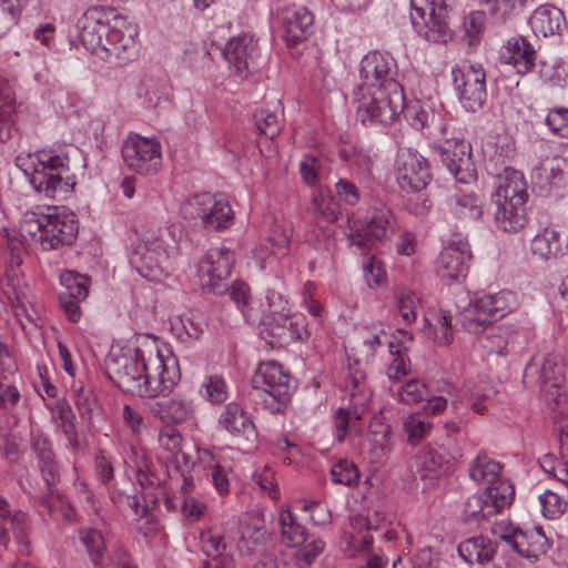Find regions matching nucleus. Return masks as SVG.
Segmentation results:
<instances>
[{"instance_id": "nucleus-33", "label": "nucleus", "mask_w": 568, "mask_h": 568, "mask_svg": "<svg viewBox=\"0 0 568 568\" xmlns=\"http://www.w3.org/2000/svg\"><path fill=\"white\" fill-rule=\"evenodd\" d=\"M529 23L536 36L548 37L561 30L565 26V17L559 8L544 4L532 12Z\"/></svg>"}, {"instance_id": "nucleus-8", "label": "nucleus", "mask_w": 568, "mask_h": 568, "mask_svg": "<svg viewBox=\"0 0 568 568\" xmlns=\"http://www.w3.org/2000/svg\"><path fill=\"white\" fill-rule=\"evenodd\" d=\"M145 368L139 397L153 398L170 394L180 381V367L174 356H163L160 352L145 356Z\"/></svg>"}, {"instance_id": "nucleus-11", "label": "nucleus", "mask_w": 568, "mask_h": 568, "mask_svg": "<svg viewBox=\"0 0 568 568\" xmlns=\"http://www.w3.org/2000/svg\"><path fill=\"white\" fill-rule=\"evenodd\" d=\"M515 495L510 483H500L497 486L485 488L483 491L467 498L463 519L466 523L480 524L498 514L504 507L510 505Z\"/></svg>"}, {"instance_id": "nucleus-42", "label": "nucleus", "mask_w": 568, "mask_h": 568, "mask_svg": "<svg viewBox=\"0 0 568 568\" xmlns=\"http://www.w3.org/2000/svg\"><path fill=\"white\" fill-rule=\"evenodd\" d=\"M278 520L282 540L286 546L298 547L306 541V529L290 510H282Z\"/></svg>"}, {"instance_id": "nucleus-6", "label": "nucleus", "mask_w": 568, "mask_h": 568, "mask_svg": "<svg viewBox=\"0 0 568 568\" xmlns=\"http://www.w3.org/2000/svg\"><path fill=\"white\" fill-rule=\"evenodd\" d=\"M453 0H410V20L420 37L445 43L452 39L449 10Z\"/></svg>"}, {"instance_id": "nucleus-50", "label": "nucleus", "mask_w": 568, "mask_h": 568, "mask_svg": "<svg viewBox=\"0 0 568 568\" xmlns=\"http://www.w3.org/2000/svg\"><path fill=\"white\" fill-rule=\"evenodd\" d=\"M57 427L65 435L72 448L78 447V434L74 425V415L69 405H60L54 412Z\"/></svg>"}, {"instance_id": "nucleus-16", "label": "nucleus", "mask_w": 568, "mask_h": 568, "mask_svg": "<svg viewBox=\"0 0 568 568\" xmlns=\"http://www.w3.org/2000/svg\"><path fill=\"white\" fill-rule=\"evenodd\" d=\"M434 149L457 182L470 183L476 180L471 146L465 140L457 138L445 140L443 143L435 144Z\"/></svg>"}, {"instance_id": "nucleus-38", "label": "nucleus", "mask_w": 568, "mask_h": 568, "mask_svg": "<svg viewBox=\"0 0 568 568\" xmlns=\"http://www.w3.org/2000/svg\"><path fill=\"white\" fill-rule=\"evenodd\" d=\"M365 397H355V402H351L347 409L339 408L335 416L336 437L338 442H343L347 432H358L357 422L362 418L365 409Z\"/></svg>"}, {"instance_id": "nucleus-52", "label": "nucleus", "mask_w": 568, "mask_h": 568, "mask_svg": "<svg viewBox=\"0 0 568 568\" xmlns=\"http://www.w3.org/2000/svg\"><path fill=\"white\" fill-rule=\"evenodd\" d=\"M396 301L403 321L406 324L413 323L417 317L419 307V298L417 295L407 288H403L396 294Z\"/></svg>"}, {"instance_id": "nucleus-40", "label": "nucleus", "mask_w": 568, "mask_h": 568, "mask_svg": "<svg viewBox=\"0 0 568 568\" xmlns=\"http://www.w3.org/2000/svg\"><path fill=\"white\" fill-rule=\"evenodd\" d=\"M452 213L462 221H478L483 215V202L475 193L459 194L450 203Z\"/></svg>"}, {"instance_id": "nucleus-30", "label": "nucleus", "mask_w": 568, "mask_h": 568, "mask_svg": "<svg viewBox=\"0 0 568 568\" xmlns=\"http://www.w3.org/2000/svg\"><path fill=\"white\" fill-rule=\"evenodd\" d=\"M283 39L287 47H295L313 32V14L306 8L287 11L282 21Z\"/></svg>"}, {"instance_id": "nucleus-3", "label": "nucleus", "mask_w": 568, "mask_h": 568, "mask_svg": "<svg viewBox=\"0 0 568 568\" xmlns=\"http://www.w3.org/2000/svg\"><path fill=\"white\" fill-rule=\"evenodd\" d=\"M14 162L29 176L33 189L48 199L62 200L75 189L77 179L65 153L38 150L27 155H18Z\"/></svg>"}, {"instance_id": "nucleus-41", "label": "nucleus", "mask_w": 568, "mask_h": 568, "mask_svg": "<svg viewBox=\"0 0 568 568\" xmlns=\"http://www.w3.org/2000/svg\"><path fill=\"white\" fill-rule=\"evenodd\" d=\"M425 332L438 345H448L453 341L452 316L446 311H438L433 318L425 316Z\"/></svg>"}, {"instance_id": "nucleus-35", "label": "nucleus", "mask_w": 568, "mask_h": 568, "mask_svg": "<svg viewBox=\"0 0 568 568\" xmlns=\"http://www.w3.org/2000/svg\"><path fill=\"white\" fill-rule=\"evenodd\" d=\"M562 250L560 234L552 227L539 231L530 241L531 255L541 261L556 258Z\"/></svg>"}, {"instance_id": "nucleus-37", "label": "nucleus", "mask_w": 568, "mask_h": 568, "mask_svg": "<svg viewBox=\"0 0 568 568\" xmlns=\"http://www.w3.org/2000/svg\"><path fill=\"white\" fill-rule=\"evenodd\" d=\"M495 206L494 216L496 225L504 232L516 233L527 224L526 205L506 203Z\"/></svg>"}, {"instance_id": "nucleus-19", "label": "nucleus", "mask_w": 568, "mask_h": 568, "mask_svg": "<svg viewBox=\"0 0 568 568\" xmlns=\"http://www.w3.org/2000/svg\"><path fill=\"white\" fill-rule=\"evenodd\" d=\"M394 225L393 212L390 209L381 205V207L374 210L365 226L356 229L349 234L351 244L357 246L362 253H366L372 250L376 242L384 241Z\"/></svg>"}, {"instance_id": "nucleus-64", "label": "nucleus", "mask_w": 568, "mask_h": 568, "mask_svg": "<svg viewBox=\"0 0 568 568\" xmlns=\"http://www.w3.org/2000/svg\"><path fill=\"white\" fill-rule=\"evenodd\" d=\"M335 193L339 202L354 206L359 201V191L357 186L345 179H341L335 185Z\"/></svg>"}, {"instance_id": "nucleus-56", "label": "nucleus", "mask_w": 568, "mask_h": 568, "mask_svg": "<svg viewBox=\"0 0 568 568\" xmlns=\"http://www.w3.org/2000/svg\"><path fill=\"white\" fill-rule=\"evenodd\" d=\"M325 542L322 539H315L310 544L302 546L294 554V562L298 568H310L314 560L322 554Z\"/></svg>"}, {"instance_id": "nucleus-32", "label": "nucleus", "mask_w": 568, "mask_h": 568, "mask_svg": "<svg viewBox=\"0 0 568 568\" xmlns=\"http://www.w3.org/2000/svg\"><path fill=\"white\" fill-rule=\"evenodd\" d=\"M151 413L162 422L182 424L193 417L194 406L191 400L176 396L168 400L153 403Z\"/></svg>"}, {"instance_id": "nucleus-43", "label": "nucleus", "mask_w": 568, "mask_h": 568, "mask_svg": "<svg viewBox=\"0 0 568 568\" xmlns=\"http://www.w3.org/2000/svg\"><path fill=\"white\" fill-rule=\"evenodd\" d=\"M459 323L462 327L471 334H484L493 325V321L481 310L476 301L469 304L460 314Z\"/></svg>"}, {"instance_id": "nucleus-47", "label": "nucleus", "mask_w": 568, "mask_h": 568, "mask_svg": "<svg viewBox=\"0 0 568 568\" xmlns=\"http://www.w3.org/2000/svg\"><path fill=\"white\" fill-rule=\"evenodd\" d=\"M539 500L544 516L550 519L560 517L568 507V494L565 491L548 489L540 495Z\"/></svg>"}, {"instance_id": "nucleus-39", "label": "nucleus", "mask_w": 568, "mask_h": 568, "mask_svg": "<svg viewBox=\"0 0 568 568\" xmlns=\"http://www.w3.org/2000/svg\"><path fill=\"white\" fill-rule=\"evenodd\" d=\"M479 310L495 322L504 317L515 306V295L509 291L484 295L476 300Z\"/></svg>"}, {"instance_id": "nucleus-20", "label": "nucleus", "mask_w": 568, "mask_h": 568, "mask_svg": "<svg viewBox=\"0 0 568 568\" xmlns=\"http://www.w3.org/2000/svg\"><path fill=\"white\" fill-rule=\"evenodd\" d=\"M60 283L64 287L59 294L60 307L70 322L78 323L82 316L80 303L89 295L90 278L73 271H65L60 275Z\"/></svg>"}, {"instance_id": "nucleus-53", "label": "nucleus", "mask_w": 568, "mask_h": 568, "mask_svg": "<svg viewBox=\"0 0 568 568\" xmlns=\"http://www.w3.org/2000/svg\"><path fill=\"white\" fill-rule=\"evenodd\" d=\"M494 390L491 387L474 386L468 389L466 395L467 406L477 414H485L491 403Z\"/></svg>"}, {"instance_id": "nucleus-2", "label": "nucleus", "mask_w": 568, "mask_h": 568, "mask_svg": "<svg viewBox=\"0 0 568 568\" xmlns=\"http://www.w3.org/2000/svg\"><path fill=\"white\" fill-rule=\"evenodd\" d=\"M125 23L113 10L92 7L78 21L79 39L101 60L125 63L138 53L136 31Z\"/></svg>"}, {"instance_id": "nucleus-22", "label": "nucleus", "mask_w": 568, "mask_h": 568, "mask_svg": "<svg viewBox=\"0 0 568 568\" xmlns=\"http://www.w3.org/2000/svg\"><path fill=\"white\" fill-rule=\"evenodd\" d=\"M471 258L470 247L466 240L450 242L439 253L436 262L438 276L447 283L458 281L466 275Z\"/></svg>"}, {"instance_id": "nucleus-21", "label": "nucleus", "mask_w": 568, "mask_h": 568, "mask_svg": "<svg viewBox=\"0 0 568 568\" xmlns=\"http://www.w3.org/2000/svg\"><path fill=\"white\" fill-rule=\"evenodd\" d=\"M463 458V452L456 447L449 457H445L440 452L434 449H423L412 460L410 470L415 479L433 480L442 474L453 469L455 463Z\"/></svg>"}, {"instance_id": "nucleus-10", "label": "nucleus", "mask_w": 568, "mask_h": 568, "mask_svg": "<svg viewBox=\"0 0 568 568\" xmlns=\"http://www.w3.org/2000/svg\"><path fill=\"white\" fill-rule=\"evenodd\" d=\"M234 262V253L227 247L207 250L197 265L201 286L215 295L226 293Z\"/></svg>"}, {"instance_id": "nucleus-5", "label": "nucleus", "mask_w": 568, "mask_h": 568, "mask_svg": "<svg viewBox=\"0 0 568 568\" xmlns=\"http://www.w3.org/2000/svg\"><path fill=\"white\" fill-rule=\"evenodd\" d=\"M253 395L258 397L271 414L282 412L294 389L292 376L283 366L270 361L261 363L252 377Z\"/></svg>"}, {"instance_id": "nucleus-29", "label": "nucleus", "mask_w": 568, "mask_h": 568, "mask_svg": "<svg viewBox=\"0 0 568 568\" xmlns=\"http://www.w3.org/2000/svg\"><path fill=\"white\" fill-rule=\"evenodd\" d=\"M7 525L12 528V534L19 546V552L28 556L31 552L30 540L28 538L27 517L22 511L11 514L9 504L0 498V544L7 547L9 537L7 536Z\"/></svg>"}, {"instance_id": "nucleus-18", "label": "nucleus", "mask_w": 568, "mask_h": 568, "mask_svg": "<svg viewBox=\"0 0 568 568\" xmlns=\"http://www.w3.org/2000/svg\"><path fill=\"white\" fill-rule=\"evenodd\" d=\"M430 174L426 160L410 150H400L396 158V181L407 192H419L426 187Z\"/></svg>"}, {"instance_id": "nucleus-34", "label": "nucleus", "mask_w": 568, "mask_h": 568, "mask_svg": "<svg viewBox=\"0 0 568 568\" xmlns=\"http://www.w3.org/2000/svg\"><path fill=\"white\" fill-rule=\"evenodd\" d=\"M501 465L487 454H478L470 463L469 477L478 485H485L486 488L497 486L500 483H508L500 476Z\"/></svg>"}, {"instance_id": "nucleus-31", "label": "nucleus", "mask_w": 568, "mask_h": 568, "mask_svg": "<svg viewBox=\"0 0 568 568\" xmlns=\"http://www.w3.org/2000/svg\"><path fill=\"white\" fill-rule=\"evenodd\" d=\"M500 59L511 64L517 73L526 74L535 67L536 51L525 38L516 37L508 40Z\"/></svg>"}, {"instance_id": "nucleus-44", "label": "nucleus", "mask_w": 568, "mask_h": 568, "mask_svg": "<svg viewBox=\"0 0 568 568\" xmlns=\"http://www.w3.org/2000/svg\"><path fill=\"white\" fill-rule=\"evenodd\" d=\"M510 332L507 327L490 326L480 338L481 347L488 354L504 355L509 352Z\"/></svg>"}, {"instance_id": "nucleus-23", "label": "nucleus", "mask_w": 568, "mask_h": 568, "mask_svg": "<svg viewBox=\"0 0 568 568\" xmlns=\"http://www.w3.org/2000/svg\"><path fill=\"white\" fill-rule=\"evenodd\" d=\"M500 539L519 556L528 559L540 557L549 548L548 539L539 528L510 527L500 535Z\"/></svg>"}, {"instance_id": "nucleus-1", "label": "nucleus", "mask_w": 568, "mask_h": 568, "mask_svg": "<svg viewBox=\"0 0 568 568\" xmlns=\"http://www.w3.org/2000/svg\"><path fill=\"white\" fill-rule=\"evenodd\" d=\"M397 73V63L389 53L372 51L364 55L362 83L354 91L356 115L362 123H393L403 112L405 97Z\"/></svg>"}, {"instance_id": "nucleus-27", "label": "nucleus", "mask_w": 568, "mask_h": 568, "mask_svg": "<svg viewBox=\"0 0 568 568\" xmlns=\"http://www.w3.org/2000/svg\"><path fill=\"white\" fill-rule=\"evenodd\" d=\"M220 426L240 440L253 447L257 433L251 417L237 403H229L219 418Z\"/></svg>"}, {"instance_id": "nucleus-7", "label": "nucleus", "mask_w": 568, "mask_h": 568, "mask_svg": "<svg viewBox=\"0 0 568 568\" xmlns=\"http://www.w3.org/2000/svg\"><path fill=\"white\" fill-rule=\"evenodd\" d=\"M562 358L547 354L540 363L531 362L524 371V383H536L545 402L559 405L565 399V368Z\"/></svg>"}, {"instance_id": "nucleus-46", "label": "nucleus", "mask_w": 568, "mask_h": 568, "mask_svg": "<svg viewBox=\"0 0 568 568\" xmlns=\"http://www.w3.org/2000/svg\"><path fill=\"white\" fill-rule=\"evenodd\" d=\"M291 235L292 227L288 223L274 222L267 236V242L271 244L273 255L282 257L288 254Z\"/></svg>"}, {"instance_id": "nucleus-62", "label": "nucleus", "mask_w": 568, "mask_h": 568, "mask_svg": "<svg viewBox=\"0 0 568 568\" xmlns=\"http://www.w3.org/2000/svg\"><path fill=\"white\" fill-rule=\"evenodd\" d=\"M546 124L552 132L568 138V109L560 108L549 111Z\"/></svg>"}, {"instance_id": "nucleus-60", "label": "nucleus", "mask_w": 568, "mask_h": 568, "mask_svg": "<svg viewBox=\"0 0 568 568\" xmlns=\"http://www.w3.org/2000/svg\"><path fill=\"white\" fill-rule=\"evenodd\" d=\"M136 480L142 488L160 486L164 483V478L154 473L151 462L144 456L138 464Z\"/></svg>"}, {"instance_id": "nucleus-12", "label": "nucleus", "mask_w": 568, "mask_h": 568, "mask_svg": "<svg viewBox=\"0 0 568 568\" xmlns=\"http://www.w3.org/2000/svg\"><path fill=\"white\" fill-rule=\"evenodd\" d=\"M184 211L193 219H199L207 231L227 229L232 225L234 217L230 203L210 193L193 196L184 204Z\"/></svg>"}, {"instance_id": "nucleus-13", "label": "nucleus", "mask_w": 568, "mask_h": 568, "mask_svg": "<svg viewBox=\"0 0 568 568\" xmlns=\"http://www.w3.org/2000/svg\"><path fill=\"white\" fill-rule=\"evenodd\" d=\"M454 88L463 108L476 112L483 108L486 92V74L480 67L457 65L452 70Z\"/></svg>"}, {"instance_id": "nucleus-58", "label": "nucleus", "mask_w": 568, "mask_h": 568, "mask_svg": "<svg viewBox=\"0 0 568 568\" xmlns=\"http://www.w3.org/2000/svg\"><path fill=\"white\" fill-rule=\"evenodd\" d=\"M21 13L18 0H0V38L11 24L16 23Z\"/></svg>"}, {"instance_id": "nucleus-55", "label": "nucleus", "mask_w": 568, "mask_h": 568, "mask_svg": "<svg viewBox=\"0 0 568 568\" xmlns=\"http://www.w3.org/2000/svg\"><path fill=\"white\" fill-rule=\"evenodd\" d=\"M347 386H351V402H355V397H365V406H367L371 394L365 386V372L359 367L358 362L354 366L349 365V375Z\"/></svg>"}, {"instance_id": "nucleus-49", "label": "nucleus", "mask_w": 568, "mask_h": 568, "mask_svg": "<svg viewBox=\"0 0 568 568\" xmlns=\"http://www.w3.org/2000/svg\"><path fill=\"white\" fill-rule=\"evenodd\" d=\"M41 217H45V213L29 211L23 214L19 231L24 240H32L40 244L41 233L44 229V221Z\"/></svg>"}, {"instance_id": "nucleus-14", "label": "nucleus", "mask_w": 568, "mask_h": 568, "mask_svg": "<svg viewBox=\"0 0 568 568\" xmlns=\"http://www.w3.org/2000/svg\"><path fill=\"white\" fill-rule=\"evenodd\" d=\"M122 158L130 170L143 175L152 174L161 166V145L152 139L129 136L122 146Z\"/></svg>"}, {"instance_id": "nucleus-24", "label": "nucleus", "mask_w": 568, "mask_h": 568, "mask_svg": "<svg viewBox=\"0 0 568 568\" xmlns=\"http://www.w3.org/2000/svg\"><path fill=\"white\" fill-rule=\"evenodd\" d=\"M386 521L384 513L375 510L366 517L356 515L351 518V527L356 534H345L343 539L347 548L344 549L349 557L359 552H368L373 545V536L369 534L361 535L363 530H377Z\"/></svg>"}, {"instance_id": "nucleus-15", "label": "nucleus", "mask_w": 568, "mask_h": 568, "mask_svg": "<svg viewBox=\"0 0 568 568\" xmlns=\"http://www.w3.org/2000/svg\"><path fill=\"white\" fill-rule=\"evenodd\" d=\"M44 221V229L40 237L42 250H57L63 245H70L78 233V222L73 213L65 212L59 207H48Z\"/></svg>"}, {"instance_id": "nucleus-63", "label": "nucleus", "mask_w": 568, "mask_h": 568, "mask_svg": "<svg viewBox=\"0 0 568 568\" xmlns=\"http://www.w3.org/2000/svg\"><path fill=\"white\" fill-rule=\"evenodd\" d=\"M426 393L425 384L410 379L400 388L399 397L406 404H416L424 399Z\"/></svg>"}, {"instance_id": "nucleus-36", "label": "nucleus", "mask_w": 568, "mask_h": 568, "mask_svg": "<svg viewBox=\"0 0 568 568\" xmlns=\"http://www.w3.org/2000/svg\"><path fill=\"white\" fill-rule=\"evenodd\" d=\"M457 550L468 564H486L493 560L496 549L488 538L478 536L460 542Z\"/></svg>"}, {"instance_id": "nucleus-9", "label": "nucleus", "mask_w": 568, "mask_h": 568, "mask_svg": "<svg viewBox=\"0 0 568 568\" xmlns=\"http://www.w3.org/2000/svg\"><path fill=\"white\" fill-rule=\"evenodd\" d=\"M144 361V354L138 348L126 353L111 352L105 361V372L123 393L139 397L145 368Z\"/></svg>"}, {"instance_id": "nucleus-25", "label": "nucleus", "mask_w": 568, "mask_h": 568, "mask_svg": "<svg viewBox=\"0 0 568 568\" xmlns=\"http://www.w3.org/2000/svg\"><path fill=\"white\" fill-rule=\"evenodd\" d=\"M225 59L240 77H246L256 64L257 43L247 36L232 38L224 49Z\"/></svg>"}, {"instance_id": "nucleus-57", "label": "nucleus", "mask_w": 568, "mask_h": 568, "mask_svg": "<svg viewBox=\"0 0 568 568\" xmlns=\"http://www.w3.org/2000/svg\"><path fill=\"white\" fill-rule=\"evenodd\" d=\"M331 476L334 483L346 486H352L358 480L356 466L346 459H341L333 465Z\"/></svg>"}, {"instance_id": "nucleus-51", "label": "nucleus", "mask_w": 568, "mask_h": 568, "mask_svg": "<svg viewBox=\"0 0 568 568\" xmlns=\"http://www.w3.org/2000/svg\"><path fill=\"white\" fill-rule=\"evenodd\" d=\"M200 392L202 396L212 404H221L227 398L225 381L219 375L206 376Z\"/></svg>"}, {"instance_id": "nucleus-26", "label": "nucleus", "mask_w": 568, "mask_h": 568, "mask_svg": "<svg viewBox=\"0 0 568 568\" xmlns=\"http://www.w3.org/2000/svg\"><path fill=\"white\" fill-rule=\"evenodd\" d=\"M528 199L527 183L521 172L513 169H505L498 176L496 190L491 193V201L495 205L514 203L526 205Z\"/></svg>"}, {"instance_id": "nucleus-28", "label": "nucleus", "mask_w": 568, "mask_h": 568, "mask_svg": "<svg viewBox=\"0 0 568 568\" xmlns=\"http://www.w3.org/2000/svg\"><path fill=\"white\" fill-rule=\"evenodd\" d=\"M263 325L280 344L304 339L308 336L305 320L300 315L290 316L272 313L267 315Z\"/></svg>"}, {"instance_id": "nucleus-45", "label": "nucleus", "mask_w": 568, "mask_h": 568, "mask_svg": "<svg viewBox=\"0 0 568 568\" xmlns=\"http://www.w3.org/2000/svg\"><path fill=\"white\" fill-rule=\"evenodd\" d=\"M389 354L393 359L387 368V377L390 381H399L402 377L409 373V359L403 351V343L394 336V339L388 342Z\"/></svg>"}, {"instance_id": "nucleus-4", "label": "nucleus", "mask_w": 568, "mask_h": 568, "mask_svg": "<svg viewBox=\"0 0 568 568\" xmlns=\"http://www.w3.org/2000/svg\"><path fill=\"white\" fill-rule=\"evenodd\" d=\"M179 254V240L172 227H160L148 232L133 245L130 263L136 271L151 281L166 274L169 260Z\"/></svg>"}, {"instance_id": "nucleus-17", "label": "nucleus", "mask_w": 568, "mask_h": 568, "mask_svg": "<svg viewBox=\"0 0 568 568\" xmlns=\"http://www.w3.org/2000/svg\"><path fill=\"white\" fill-rule=\"evenodd\" d=\"M32 449L38 457L39 468L47 487L48 494L39 495V503L49 511L55 508L54 498L62 500L61 495L54 494V487L60 481L59 467L55 462V455L51 448L50 442L42 436H36L32 439Z\"/></svg>"}, {"instance_id": "nucleus-61", "label": "nucleus", "mask_w": 568, "mask_h": 568, "mask_svg": "<svg viewBox=\"0 0 568 568\" xmlns=\"http://www.w3.org/2000/svg\"><path fill=\"white\" fill-rule=\"evenodd\" d=\"M302 510L308 514L314 525H326L331 521V513L326 506L315 500H303Z\"/></svg>"}, {"instance_id": "nucleus-54", "label": "nucleus", "mask_w": 568, "mask_h": 568, "mask_svg": "<svg viewBox=\"0 0 568 568\" xmlns=\"http://www.w3.org/2000/svg\"><path fill=\"white\" fill-rule=\"evenodd\" d=\"M254 120L258 131L268 139H274L282 130L278 116L275 112L261 109L254 113Z\"/></svg>"}, {"instance_id": "nucleus-48", "label": "nucleus", "mask_w": 568, "mask_h": 568, "mask_svg": "<svg viewBox=\"0 0 568 568\" xmlns=\"http://www.w3.org/2000/svg\"><path fill=\"white\" fill-rule=\"evenodd\" d=\"M79 539L87 548L91 561L94 566H99L102 560L103 551L105 549L104 539L102 534L93 528H85L79 530Z\"/></svg>"}, {"instance_id": "nucleus-59", "label": "nucleus", "mask_w": 568, "mask_h": 568, "mask_svg": "<svg viewBox=\"0 0 568 568\" xmlns=\"http://www.w3.org/2000/svg\"><path fill=\"white\" fill-rule=\"evenodd\" d=\"M490 16L505 20L511 16L520 0H479Z\"/></svg>"}]
</instances>
